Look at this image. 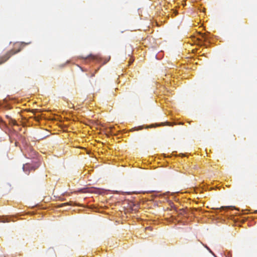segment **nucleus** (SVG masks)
Returning a JSON list of instances; mask_svg holds the SVG:
<instances>
[{
    "instance_id": "9b49d317",
    "label": "nucleus",
    "mask_w": 257,
    "mask_h": 257,
    "mask_svg": "<svg viewBox=\"0 0 257 257\" xmlns=\"http://www.w3.org/2000/svg\"><path fill=\"white\" fill-rule=\"evenodd\" d=\"M110 59V57H109V59H108V60L107 61H109V60Z\"/></svg>"
},
{
    "instance_id": "0eeeda50",
    "label": "nucleus",
    "mask_w": 257,
    "mask_h": 257,
    "mask_svg": "<svg viewBox=\"0 0 257 257\" xmlns=\"http://www.w3.org/2000/svg\"><path fill=\"white\" fill-rule=\"evenodd\" d=\"M164 125V123H162L161 124H157V125H156V126Z\"/></svg>"
},
{
    "instance_id": "20e7f679",
    "label": "nucleus",
    "mask_w": 257,
    "mask_h": 257,
    "mask_svg": "<svg viewBox=\"0 0 257 257\" xmlns=\"http://www.w3.org/2000/svg\"><path fill=\"white\" fill-rule=\"evenodd\" d=\"M143 128V126H139V127H134L133 128H132L131 130V131L133 132V131H139V130H141Z\"/></svg>"
},
{
    "instance_id": "9d476101",
    "label": "nucleus",
    "mask_w": 257,
    "mask_h": 257,
    "mask_svg": "<svg viewBox=\"0 0 257 257\" xmlns=\"http://www.w3.org/2000/svg\"><path fill=\"white\" fill-rule=\"evenodd\" d=\"M206 248H207V249L210 250V249H209V248L208 247H207V246H206Z\"/></svg>"
},
{
    "instance_id": "f257e3e1",
    "label": "nucleus",
    "mask_w": 257,
    "mask_h": 257,
    "mask_svg": "<svg viewBox=\"0 0 257 257\" xmlns=\"http://www.w3.org/2000/svg\"><path fill=\"white\" fill-rule=\"evenodd\" d=\"M30 151L26 157L27 158L34 159L33 163H27L23 165V171L26 174L29 175L32 171H35L40 165V159L38 158V154L36 151L30 149Z\"/></svg>"
},
{
    "instance_id": "7ed1b4c3",
    "label": "nucleus",
    "mask_w": 257,
    "mask_h": 257,
    "mask_svg": "<svg viewBox=\"0 0 257 257\" xmlns=\"http://www.w3.org/2000/svg\"><path fill=\"white\" fill-rule=\"evenodd\" d=\"M85 59H89L93 61H99L100 60L101 58L98 55L90 54L86 57Z\"/></svg>"
},
{
    "instance_id": "f03ea898",
    "label": "nucleus",
    "mask_w": 257,
    "mask_h": 257,
    "mask_svg": "<svg viewBox=\"0 0 257 257\" xmlns=\"http://www.w3.org/2000/svg\"><path fill=\"white\" fill-rule=\"evenodd\" d=\"M20 51V50L15 51L12 49L7 52L5 55L0 57V65L6 62L12 56L17 53Z\"/></svg>"
},
{
    "instance_id": "39448f33",
    "label": "nucleus",
    "mask_w": 257,
    "mask_h": 257,
    "mask_svg": "<svg viewBox=\"0 0 257 257\" xmlns=\"http://www.w3.org/2000/svg\"><path fill=\"white\" fill-rule=\"evenodd\" d=\"M10 123L13 125H17V121L12 118H11Z\"/></svg>"
},
{
    "instance_id": "6e6552de",
    "label": "nucleus",
    "mask_w": 257,
    "mask_h": 257,
    "mask_svg": "<svg viewBox=\"0 0 257 257\" xmlns=\"http://www.w3.org/2000/svg\"><path fill=\"white\" fill-rule=\"evenodd\" d=\"M2 221V222H9V221H8V220H7V221L3 220V221Z\"/></svg>"
},
{
    "instance_id": "1a4fd4ad",
    "label": "nucleus",
    "mask_w": 257,
    "mask_h": 257,
    "mask_svg": "<svg viewBox=\"0 0 257 257\" xmlns=\"http://www.w3.org/2000/svg\"><path fill=\"white\" fill-rule=\"evenodd\" d=\"M166 123H167L168 125H171V124H170L169 122H167Z\"/></svg>"
},
{
    "instance_id": "423d86ee",
    "label": "nucleus",
    "mask_w": 257,
    "mask_h": 257,
    "mask_svg": "<svg viewBox=\"0 0 257 257\" xmlns=\"http://www.w3.org/2000/svg\"><path fill=\"white\" fill-rule=\"evenodd\" d=\"M154 126V125L153 124L152 125H149V126H147L146 127V128H151V127H153Z\"/></svg>"
}]
</instances>
